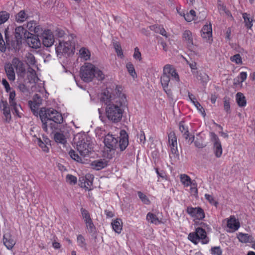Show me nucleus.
Wrapping results in <instances>:
<instances>
[{
	"mask_svg": "<svg viewBox=\"0 0 255 255\" xmlns=\"http://www.w3.org/2000/svg\"><path fill=\"white\" fill-rule=\"evenodd\" d=\"M104 142V156L108 159H111L118 144V138L114 137L112 134H108L105 136Z\"/></svg>",
	"mask_w": 255,
	"mask_h": 255,
	"instance_id": "7",
	"label": "nucleus"
},
{
	"mask_svg": "<svg viewBox=\"0 0 255 255\" xmlns=\"http://www.w3.org/2000/svg\"><path fill=\"white\" fill-rule=\"evenodd\" d=\"M186 62L188 64L191 68L192 74H194L195 73L198 72L197 70V64L196 62L192 60H188L186 59Z\"/></svg>",
	"mask_w": 255,
	"mask_h": 255,
	"instance_id": "51",
	"label": "nucleus"
},
{
	"mask_svg": "<svg viewBox=\"0 0 255 255\" xmlns=\"http://www.w3.org/2000/svg\"><path fill=\"white\" fill-rule=\"evenodd\" d=\"M180 180L184 187H188L193 183L191 178L186 174H181L179 176Z\"/></svg>",
	"mask_w": 255,
	"mask_h": 255,
	"instance_id": "33",
	"label": "nucleus"
},
{
	"mask_svg": "<svg viewBox=\"0 0 255 255\" xmlns=\"http://www.w3.org/2000/svg\"><path fill=\"white\" fill-rule=\"evenodd\" d=\"M236 101L238 106L240 107H245L247 105L246 97L243 93L238 92L236 95Z\"/></svg>",
	"mask_w": 255,
	"mask_h": 255,
	"instance_id": "38",
	"label": "nucleus"
},
{
	"mask_svg": "<svg viewBox=\"0 0 255 255\" xmlns=\"http://www.w3.org/2000/svg\"><path fill=\"white\" fill-rule=\"evenodd\" d=\"M195 36L188 30H185L182 34V39L187 47L191 49L194 47V39Z\"/></svg>",
	"mask_w": 255,
	"mask_h": 255,
	"instance_id": "14",
	"label": "nucleus"
},
{
	"mask_svg": "<svg viewBox=\"0 0 255 255\" xmlns=\"http://www.w3.org/2000/svg\"><path fill=\"white\" fill-rule=\"evenodd\" d=\"M181 132L183 133V137L188 142L191 143L193 141L194 133L191 129L189 130L188 128H182Z\"/></svg>",
	"mask_w": 255,
	"mask_h": 255,
	"instance_id": "29",
	"label": "nucleus"
},
{
	"mask_svg": "<svg viewBox=\"0 0 255 255\" xmlns=\"http://www.w3.org/2000/svg\"><path fill=\"white\" fill-rule=\"evenodd\" d=\"M224 110L227 112H229L230 110V100L227 98H225L224 99Z\"/></svg>",
	"mask_w": 255,
	"mask_h": 255,
	"instance_id": "63",
	"label": "nucleus"
},
{
	"mask_svg": "<svg viewBox=\"0 0 255 255\" xmlns=\"http://www.w3.org/2000/svg\"><path fill=\"white\" fill-rule=\"evenodd\" d=\"M193 104L195 106L197 109L202 114L203 116H205L204 109L198 102H197V101H196L195 102H193Z\"/></svg>",
	"mask_w": 255,
	"mask_h": 255,
	"instance_id": "60",
	"label": "nucleus"
},
{
	"mask_svg": "<svg viewBox=\"0 0 255 255\" xmlns=\"http://www.w3.org/2000/svg\"><path fill=\"white\" fill-rule=\"evenodd\" d=\"M29 35H30V33L25 29L23 26H18L15 29V37L17 41L23 38H26Z\"/></svg>",
	"mask_w": 255,
	"mask_h": 255,
	"instance_id": "24",
	"label": "nucleus"
},
{
	"mask_svg": "<svg viewBox=\"0 0 255 255\" xmlns=\"http://www.w3.org/2000/svg\"><path fill=\"white\" fill-rule=\"evenodd\" d=\"M4 69L8 80L11 81H14L15 75L12 65L11 63H6L4 66Z\"/></svg>",
	"mask_w": 255,
	"mask_h": 255,
	"instance_id": "26",
	"label": "nucleus"
},
{
	"mask_svg": "<svg viewBox=\"0 0 255 255\" xmlns=\"http://www.w3.org/2000/svg\"><path fill=\"white\" fill-rule=\"evenodd\" d=\"M169 146L172 153L176 154L178 152L177 138L174 133L171 132L168 135Z\"/></svg>",
	"mask_w": 255,
	"mask_h": 255,
	"instance_id": "20",
	"label": "nucleus"
},
{
	"mask_svg": "<svg viewBox=\"0 0 255 255\" xmlns=\"http://www.w3.org/2000/svg\"><path fill=\"white\" fill-rule=\"evenodd\" d=\"M170 76L176 81H179V77L173 67L170 64L165 65L163 69V73L160 77V82L164 90L166 92L170 81Z\"/></svg>",
	"mask_w": 255,
	"mask_h": 255,
	"instance_id": "6",
	"label": "nucleus"
},
{
	"mask_svg": "<svg viewBox=\"0 0 255 255\" xmlns=\"http://www.w3.org/2000/svg\"><path fill=\"white\" fill-rule=\"evenodd\" d=\"M121 135L124 134V136L119 140V146L121 150H125L128 146V134L125 130H122L120 132Z\"/></svg>",
	"mask_w": 255,
	"mask_h": 255,
	"instance_id": "28",
	"label": "nucleus"
},
{
	"mask_svg": "<svg viewBox=\"0 0 255 255\" xmlns=\"http://www.w3.org/2000/svg\"><path fill=\"white\" fill-rule=\"evenodd\" d=\"M138 197L142 201V202L145 204H149L150 203V201L149 199L147 198L146 196L144 195L143 193L141 192L138 193Z\"/></svg>",
	"mask_w": 255,
	"mask_h": 255,
	"instance_id": "59",
	"label": "nucleus"
},
{
	"mask_svg": "<svg viewBox=\"0 0 255 255\" xmlns=\"http://www.w3.org/2000/svg\"><path fill=\"white\" fill-rule=\"evenodd\" d=\"M107 165V161L102 160H97L93 161L91 163V166L94 169L100 170Z\"/></svg>",
	"mask_w": 255,
	"mask_h": 255,
	"instance_id": "34",
	"label": "nucleus"
},
{
	"mask_svg": "<svg viewBox=\"0 0 255 255\" xmlns=\"http://www.w3.org/2000/svg\"><path fill=\"white\" fill-rule=\"evenodd\" d=\"M27 28L31 32H34L35 33L40 34L43 31L41 27L37 25L35 21H30L27 22L26 25Z\"/></svg>",
	"mask_w": 255,
	"mask_h": 255,
	"instance_id": "27",
	"label": "nucleus"
},
{
	"mask_svg": "<svg viewBox=\"0 0 255 255\" xmlns=\"http://www.w3.org/2000/svg\"><path fill=\"white\" fill-rule=\"evenodd\" d=\"M219 12L221 14L226 15L227 17L232 19L233 17L230 12L227 10L226 7L222 3H219L218 6Z\"/></svg>",
	"mask_w": 255,
	"mask_h": 255,
	"instance_id": "43",
	"label": "nucleus"
},
{
	"mask_svg": "<svg viewBox=\"0 0 255 255\" xmlns=\"http://www.w3.org/2000/svg\"><path fill=\"white\" fill-rule=\"evenodd\" d=\"M26 39V43L29 47L37 49L41 46V42L38 36L30 33V35L27 36Z\"/></svg>",
	"mask_w": 255,
	"mask_h": 255,
	"instance_id": "16",
	"label": "nucleus"
},
{
	"mask_svg": "<svg viewBox=\"0 0 255 255\" xmlns=\"http://www.w3.org/2000/svg\"><path fill=\"white\" fill-rule=\"evenodd\" d=\"M66 182L71 185H75L77 182V177L71 174H67L66 177Z\"/></svg>",
	"mask_w": 255,
	"mask_h": 255,
	"instance_id": "55",
	"label": "nucleus"
},
{
	"mask_svg": "<svg viewBox=\"0 0 255 255\" xmlns=\"http://www.w3.org/2000/svg\"><path fill=\"white\" fill-rule=\"evenodd\" d=\"M243 17L244 19L246 26L249 29H251L253 26V20L249 17V14L247 13H244L243 14Z\"/></svg>",
	"mask_w": 255,
	"mask_h": 255,
	"instance_id": "50",
	"label": "nucleus"
},
{
	"mask_svg": "<svg viewBox=\"0 0 255 255\" xmlns=\"http://www.w3.org/2000/svg\"><path fill=\"white\" fill-rule=\"evenodd\" d=\"M69 155L70 156V157L72 159L74 160L75 161L80 162V163L82 162L83 159L81 157L82 156L81 155L79 156L77 153V152L75 151H74V150H73V149L70 150V151L69 152Z\"/></svg>",
	"mask_w": 255,
	"mask_h": 255,
	"instance_id": "47",
	"label": "nucleus"
},
{
	"mask_svg": "<svg viewBox=\"0 0 255 255\" xmlns=\"http://www.w3.org/2000/svg\"><path fill=\"white\" fill-rule=\"evenodd\" d=\"M150 28L151 30L154 31L156 33H158L165 36L166 38L168 37L166 30L162 27L160 26L152 25Z\"/></svg>",
	"mask_w": 255,
	"mask_h": 255,
	"instance_id": "41",
	"label": "nucleus"
},
{
	"mask_svg": "<svg viewBox=\"0 0 255 255\" xmlns=\"http://www.w3.org/2000/svg\"><path fill=\"white\" fill-rule=\"evenodd\" d=\"M6 50V47L5 42L3 39L1 34L0 33V51L2 52H5Z\"/></svg>",
	"mask_w": 255,
	"mask_h": 255,
	"instance_id": "62",
	"label": "nucleus"
},
{
	"mask_svg": "<svg viewBox=\"0 0 255 255\" xmlns=\"http://www.w3.org/2000/svg\"><path fill=\"white\" fill-rule=\"evenodd\" d=\"M34 141L37 142V144L43 152L45 153H48L49 152L48 146L51 145V141L48 137L43 136L42 140L40 137H37V140Z\"/></svg>",
	"mask_w": 255,
	"mask_h": 255,
	"instance_id": "17",
	"label": "nucleus"
},
{
	"mask_svg": "<svg viewBox=\"0 0 255 255\" xmlns=\"http://www.w3.org/2000/svg\"><path fill=\"white\" fill-rule=\"evenodd\" d=\"M99 99L101 102L104 103L107 106L109 104H112L113 102L112 101V96L110 93L108 91H105L103 93H102L99 96Z\"/></svg>",
	"mask_w": 255,
	"mask_h": 255,
	"instance_id": "30",
	"label": "nucleus"
},
{
	"mask_svg": "<svg viewBox=\"0 0 255 255\" xmlns=\"http://www.w3.org/2000/svg\"><path fill=\"white\" fill-rule=\"evenodd\" d=\"M9 17V14L6 11L0 12V24L4 23Z\"/></svg>",
	"mask_w": 255,
	"mask_h": 255,
	"instance_id": "53",
	"label": "nucleus"
},
{
	"mask_svg": "<svg viewBox=\"0 0 255 255\" xmlns=\"http://www.w3.org/2000/svg\"><path fill=\"white\" fill-rule=\"evenodd\" d=\"M82 219H83L88 231L90 233L95 232L96 227L94 224L91 215L89 211L83 208L80 209Z\"/></svg>",
	"mask_w": 255,
	"mask_h": 255,
	"instance_id": "11",
	"label": "nucleus"
},
{
	"mask_svg": "<svg viewBox=\"0 0 255 255\" xmlns=\"http://www.w3.org/2000/svg\"><path fill=\"white\" fill-rule=\"evenodd\" d=\"M28 105L34 115L38 113L40 105H39L37 103H34L33 101H29Z\"/></svg>",
	"mask_w": 255,
	"mask_h": 255,
	"instance_id": "52",
	"label": "nucleus"
},
{
	"mask_svg": "<svg viewBox=\"0 0 255 255\" xmlns=\"http://www.w3.org/2000/svg\"><path fill=\"white\" fill-rule=\"evenodd\" d=\"M227 226L228 232H234L239 229L240 224L238 220L234 216H232L227 219Z\"/></svg>",
	"mask_w": 255,
	"mask_h": 255,
	"instance_id": "15",
	"label": "nucleus"
},
{
	"mask_svg": "<svg viewBox=\"0 0 255 255\" xmlns=\"http://www.w3.org/2000/svg\"><path fill=\"white\" fill-rule=\"evenodd\" d=\"M159 215L160 213H158L157 215H155L151 213H148L146 216V219L149 222L155 225L163 224L164 222Z\"/></svg>",
	"mask_w": 255,
	"mask_h": 255,
	"instance_id": "23",
	"label": "nucleus"
},
{
	"mask_svg": "<svg viewBox=\"0 0 255 255\" xmlns=\"http://www.w3.org/2000/svg\"><path fill=\"white\" fill-rule=\"evenodd\" d=\"M80 76L85 82H91L94 78L102 81L105 78V74L99 68L89 62L85 63L80 68Z\"/></svg>",
	"mask_w": 255,
	"mask_h": 255,
	"instance_id": "1",
	"label": "nucleus"
},
{
	"mask_svg": "<svg viewBox=\"0 0 255 255\" xmlns=\"http://www.w3.org/2000/svg\"><path fill=\"white\" fill-rule=\"evenodd\" d=\"M231 61L235 62L237 64H242L243 63L242 59L239 54H236L230 57Z\"/></svg>",
	"mask_w": 255,
	"mask_h": 255,
	"instance_id": "56",
	"label": "nucleus"
},
{
	"mask_svg": "<svg viewBox=\"0 0 255 255\" xmlns=\"http://www.w3.org/2000/svg\"><path fill=\"white\" fill-rule=\"evenodd\" d=\"M34 103H37L39 105L42 104V99L38 94H35L33 96L32 100Z\"/></svg>",
	"mask_w": 255,
	"mask_h": 255,
	"instance_id": "64",
	"label": "nucleus"
},
{
	"mask_svg": "<svg viewBox=\"0 0 255 255\" xmlns=\"http://www.w3.org/2000/svg\"><path fill=\"white\" fill-rule=\"evenodd\" d=\"M0 109L2 112L5 120L8 122L11 119L10 108L7 101L1 100Z\"/></svg>",
	"mask_w": 255,
	"mask_h": 255,
	"instance_id": "19",
	"label": "nucleus"
},
{
	"mask_svg": "<svg viewBox=\"0 0 255 255\" xmlns=\"http://www.w3.org/2000/svg\"><path fill=\"white\" fill-rule=\"evenodd\" d=\"M1 83L5 88V91L9 93L8 101L10 106L12 109V111L15 116L18 117H21V113L20 110H21V108L20 105L16 103L15 99V92L14 90L11 91V88L9 84L5 79H2Z\"/></svg>",
	"mask_w": 255,
	"mask_h": 255,
	"instance_id": "5",
	"label": "nucleus"
},
{
	"mask_svg": "<svg viewBox=\"0 0 255 255\" xmlns=\"http://www.w3.org/2000/svg\"><path fill=\"white\" fill-rule=\"evenodd\" d=\"M188 239L193 244L197 245L199 242L203 244H207L209 241L206 231L201 228L196 229L195 232L190 233Z\"/></svg>",
	"mask_w": 255,
	"mask_h": 255,
	"instance_id": "9",
	"label": "nucleus"
},
{
	"mask_svg": "<svg viewBox=\"0 0 255 255\" xmlns=\"http://www.w3.org/2000/svg\"><path fill=\"white\" fill-rule=\"evenodd\" d=\"M25 62L29 66L35 65L36 60L34 55L30 53H27L25 55Z\"/></svg>",
	"mask_w": 255,
	"mask_h": 255,
	"instance_id": "44",
	"label": "nucleus"
},
{
	"mask_svg": "<svg viewBox=\"0 0 255 255\" xmlns=\"http://www.w3.org/2000/svg\"><path fill=\"white\" fill-rule=\"evenodd\" d=\"M72 35L64 37L63 40H59V44L56 47V52L58 54H69L73 51L74 43L72 41Z\"/></svg>",
	"mask_w": 255,
	"mask_h": 255,
	"instance_id": "8",
	"label": "nucleus"
},
{
	"mask_svg": "<svg viewBox=\"0 0 255 255\" xmlns=\"http://www.w3.org/2000/svg\"><path fill=\"white\" fill-rule=\"evenodd\" d=\"M77 243L78 246L84 249L87 250V244L86 240L84 236L82 235H78L77 237Z\"/></svg>",
	"mask_w": 255,
	"mask_h": 255,
	"instance_id": "42",
	"label": "nucleus"
},
{
	"mask_svg": "<svg viewBox=\"0 0 255 255\" xmlns=\"http://www.w3.org/2000/svg\"><path fill=\"white\" fill-rule=\"evenodd\" d=\"M206 200L212 205L217 206L218 202L216 198L212 195L206 194L205 195Z\"/></svg>",
	"mask_w": 255,
	"mask_h": 255,
	"instance_id": "48",
	"label": "nucleus"
},
{
	"mask_svg": "<svg viewBox=\"0 0 255 255\" xmlns=\"http://www.w3.org/2000/svg\"><path fill=\"white\" fill-rule=\"evenodd\" d=\"M94 176L91 174H87L85 176V178H83L82 180L84 181V182H81L80 179V181L81 183L80 184V186L81 187L85 188V189L88 190H91L92 189L91 188V186L93 185Z\"/></svg>",
	"mask_w": 255,
	"mask_h": 255,
	"instance_id": "21",
	"label": "nucleus"
},
{
	"mask_svg": "<svg viewBox=\"0 0 255 255\" xmlns=\"http://www.w3.org/2000/svg\"><path fill=\"white\" fill-rule=\"evenodd\" d=\"M28 17L24 10H20L16 15L15 19L17 22H23Z\"/></svg>",
	"mask_w": 255,
	"mask_h": 255,
	"instance_id": "40",
	"label": "nucleus"
},
{
	"mask_svg": "<svg viewBox=\"0 0 255 255\" xmlns=\"http://www.w3.org/2000/svg\"><path fill=\"white\" fill-rule=\"evenodd\" d=\"M11 64L12 65L13 68L16 69L17 72H23L24 71L22 62L17 58L12 59Z\"/></svg>",
	"mask_w": 255,
	"mask_h": 255,
	"instance_id": "35",
	"label": "nucleus"
},
{
	"mask_svg": "<svg viewBox=\"0 0 255 255\" xmlns=\"http://www.w3.org/2000/svg\"><path fill=\"white\" fill-rule=\"evenodd\" d=\"M79 57L84 61L90 59L91 52L88 49L85 47H82L79 50Z\"/></svg>",
	"mask_w": 255,
	"mask_h": 255,
	"instance_id": "32",
	"label": "nucleus"
},
{
	"mask_svg": "<svg viewBox=\"0 0 255 255\" xmlns=\"http://www.w3.org/2000/svg\"><path fill=\"white\" fill-rule=\"evenodd\" d=\"M3 243L8 250H11L16 244V241L10 234H5L3 237Z\"/></svg>",
	"mask_w": 255,
	"mask_h": 255,
	"instance_id": "22",
	"label": "nucleus"
},
{
	"mask_svg": "<svg viewBox=\"0 0 255 255\" xmlns=\"http://www.w3.org/2000/svg\"><path fill=\"white\" fill-rule=\"evenodd\" d=\"M190 188V192L191 195L193 196H196L198 193V190L196 187V185L194 183H192V185L189 186Z\"/></svg>",
	"mask_w": 255,
	"mask_h": 255,
	"instance_id": "61",
	"label": "nucleus"
},
{
	"mask_svg": "<svg viewBox=\"0 0 255 255\" xmlns=\"http://www.w3.org/2000/svg\"><path fill=\"white\" fill-rule=\"evenodd\" d=\"M198 80L200 81L201 83H207L209 80V76L204 72L198 71L193 75Z\"/></svg>",
	"mask_w": 255,
	"mask_h": 255,
	"instance_id": "37",
	"label": "nucleus"
},
{
	"mask_svg": "<svg viewBox=\"0 0 255 255\" xmlns=\"http://www.w3.org/2000/svg\"><path fill=\"white\" fill-rule=\"evenodd\" d=\"M209 136L211 142L213 143V151L215 156L220 158L223 154V148L221 143L218 136L213 132H210Z\"/></svg>",
	"mask_w": 255,
	"mask_h": 255,
	"instance_id": "10",
	"label": "nucleus"
},
{
	"mask_svg": "<svg viewBox=\"0 0 255 255\" xmlns=\"http://www.w3.org/2000/svg\"><path fill=\"white\" fill-rule=\"evenodd\" d=\"M112 228L117 233H120L122 230L123 223L121 219H117L114 220L111 223Z\"/></svg>",
	"mask_w": 255,
	"mask_h": 255,
	"instance_id": "36",
	"label": "nucleus"
},
{
	"mask_svg": "<svg viewBox=\"0 0 255 255\" xmlns=\"http://www.w3.org/2000/svg\"><path fill=\"white\" fill-rule=\"evenodd\" d=\"M40 119L45 125V128H56V126L61 124L63 118L61 113L52 109H42L39 112Z\"/></svg>",
	"mask_w": 255,
	"mask_h": 255,
	"instance_id": "2",
	"label": "nucleus"
},
{
	"mask_svg": "<svg viewBox=\"0 0 255 255\" xmlns=\"http://www.w3.org/2000/svg\"><path fill=\"white\" fill-rule=\"evenodd\" d=\"M247 78V73L246 72H242L237 77V79H234V84L238 85L244 82Z\"/></svg>",
	"mask_w": 255,
	"mask_h": 255,
	"instance_id": "45",
	"label": "nucleus"
},
{
	"mask_svg": "<svg viewBox=\"0 0 255 255\" xmlns=\"http://www.w3.org/2000/svg\"><path fill=\"white\" fill-rule=\"evenodd\" d=\"M42 42L47 47L51 46L54 43V38L52 32L49 30H44L42 33Z\"/></svg>",
	"mask_w": 255,
	"mask_h": 255,
	"instance_id": "13",
	"label": "nucleus"
},
{
	"mask_svg": "<svg viewBox=\"0 0 255 255\" xmlns=\"http://www.w3.org/2000/svg\"><path fill=\"white\" fill-rule=\"evenodd\" d=\"M195 145L198 148H203L205 147L207 143L205 141V135L203 133H199L194 142Z\"/></svg>",
	"mask_w": 255,
	"mask_h": 255,
	"instance_id": "25",
	"label": "nucleus"
},
{
	"mask_svg": "<svg viewBox=\"0 0 255 255\" xmlns=\"http://www.w3.org/2000/svg\"><path fill=\"white\" fill-rule=\"evenodd\" d=\"M201 36L209 43L212 41V29L211 24L205 25L202 29Z\"/></svg>",
	"mask_w": 255,
	"mask_h": 255,
	"instance_id": "18",
	"label": "nucleus"
},
{
	"mask_svg": "<svg viewBox=\"0 0 255 255\" xmlns=\"http://www.w3.org/2000/svg\"><path fill=\"white\" fill-rule=\"evenodd\" d=\"M133 57L136 60L139 61L141 60V55L139 49L137 47H135L134 50V53L133 54Z\"/></svg>",
	"mask_w": 255,
	"mask_h": 255,
	"instance_id": "58",
	"label": "nucleus"
},
{
	"mask_svg": "<svg viewBox=\"0 0 255 255\" xmlns=\"http://www.w3.org/2000/svg\"><path fill=\"white\" fill-rule=\"evenodd\" d=\"M123 111V105L121 103L109 104L106 108L107 118L115 123H117L122 119Z\"/></svg>",
	"mask_w": 255,
	"mask_h": 255,
	"instance_id": "4",
	"label": "nucleus"
},
{
	"mask_svg": "<svg viewBox=\"0 0 255 255\" xmlns=\"http://www.w3.org/2000/svg\"><path fill=\"white\" fill-rule=\"evenodd\" d=\"M54 139L55 142L63 144L67 142L65 136L62 133L59 132H56L54 133Z\"/></svg>",
	"mask_w": 255,
	"mask_h": 255,
	"instance_id": "39",
	"label": "nucleus"
},
{
	"mask_svg": "<svg viewBox=\"0 0 255 255\" xmlns=\"http://www.w3.org/2000/svg\"><path fill=\"white\" fill-rule=\"evenodd\" d=\"M187 212L194 220H202L205 217L204 211L200 207H189L187 208Z\"/></svg>",
	"mask_w": 255,
	"mask_h": 255,
	"instance_id": "12",
	"label": "nucleus"
},
{
	"mask_svg": "<svg viewBox=\"0 0 255 255\" xmlns=\"http://www.w3.org/2000/svg\"><path fill=\"white\" fill-rule=\"evenodd\" d=\"M210 253L212 255H222V251L220 247H215L211 249Z\"/></svg>",
	"mask_w": 255,
	"mask_h": 255,
	"instance_id": "57",
	"label": "nucleus"
},
{
	"mask_svg": "<svg viewBox=\"0 0 255 255\" xmlns=\"http://www.w3.org/2000/svg\"><path fill=\"white\" fill-rule=\"evenodd\" d=\"M196 16V12L194 10H191L189 13L185 14L183 13V16L184 17L185 20L188 22H190L193 20Z\"/></svg>",
	"mask_w": 255,
	"mask_h": 255,
	"instance_id": "49",
	"label": "nucleus"
},
{
	"mask_svg": "<svg viewBox=\"0 0 255 255\" xmlns=\"http://www.w3.org/2000/svg\"><path fill=\"white\" fill-rule=\"evenodd\" d=\"M74 139L77 142V149L80 155L83 157L88 155L92 149L90 138L83 132L77 134Z\"/></svg>",
	"mask_w": 255,
	"mask_h": 255,
	"instance_id": "3",
	"label": "nucleus"
},
{
	"mask_svg": "<svg viewBox=\"0 0 255 255\" xmlns=\"http://www.w3.org/2000/svg\"><path fill=\"white\" fill-rule=\"evenodd\" d=\"M237 237L239 241L242 243H251L253 242V238L248 234L239 233Z\"/></svg>",
	"mask_w": 255,
	"mask_h": 255,
	"instance_id": "31",
	"label": "nucleus"
},
{
	"mask_svg": "<svg viewBox=\"0 0 255 255\" xmlns=\"http://www.w3.org/2000/svg\"><path fill=\"white\" fill-rule=\"evenodd\" d=\"M114 47L118 56L120 58H122L123 57V53L120 44L118 42H115L114 43Z\"/></svg>",
	"mask_w": 255,
	"mask_h": 255,
	"instance_id": "54",
	"label": "nucleus"
},
{
	"mask_svg": "<svg viewBox=\"0 0 255 255\" xmlns=\"http://www.w3.org/2000/svg\"><path fill=\"white\" fill-rule=\"evenodd\" d=\"M128 73L131 76L133 81H137V75L135 70L134 66L131 63H128Z\"/></svg>",
	"mask_w": 255,
	"mask_h": 255,
	"instance_id": "46",
	"label": "nucleus"
}]
</instances>
